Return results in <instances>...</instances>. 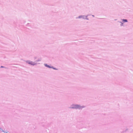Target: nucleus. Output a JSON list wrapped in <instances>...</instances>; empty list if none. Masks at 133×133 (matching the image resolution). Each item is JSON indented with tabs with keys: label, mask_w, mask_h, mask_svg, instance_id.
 <instances>
[{
	"label": "nucleus",
	"mask_w": 133,
	"mask_h": 133,
	"mask_svg": "<svg viewBox=\"0 0 133 133\" xmlns=\"http://www.w3.org/2000/svg\"><path fill=\"white\" fill-rule=\"evenodd\" d=\"M26 62L29 64H31L32 65H34L35 64L32 61H27Z\"/></svg>",
	"instance_id": "obj_1"
},
{
	"label": "nucleus",
	"mask_w": 133,
	"mask_h": 133,
	"mask_svg": "<svg viewBox=\"0 0 133 133\" xmlns=\"http://www.w3.org/2000/svg\"><path fill=\"white\" fill-rule=\"evenodd\" d=\"M80 106L79 105H75V107H73V108H79Z\"/></svg>",
	"instance_id": "obj_2"
},
{
	"label": "nucleus",
	"mask_w": 133,
	"mask_h": 133,
	"mask_svg": "<svg viewBox=\"0 0 133 133\" xmlns=\"http://www.w3.org/2000/svg\"><path fill=\"white\" fill-rule=\"evenodd\" d=\"M123 22H127V19H123L122 20Z\"/></svg>",
	"instance_id": "obj_3"
},
{
	"label": "nucleus",
	"mask_w": 133,
	"mask_h": 133,
	"mask_svg": "<svg viewBox=\"0 0 133 133\" xmlns=\"http://www.w3.org/2000/svg\"><path fill=\"white\" fill-rule=\"evenodd\" d=\"M46 66L50 68V67L49 66L47 65H46Z\"/></svg>",
	"instance_id": "obj_4"
},
{
	"label": "nucleus",
	"mask_w": 133,
	"mask_h": 133,
	"mask_svg": "<svg viewBox=\"0 0 133 133\" xmlns=\"http://www.w3.org/2000/svg\"><path fill=\"white\" fill-rule=\"evenodd\" d=\"M1 68H3V66H1Z\"/></svg>",
	"instance_id": "obj_5"
}]
</instances>
